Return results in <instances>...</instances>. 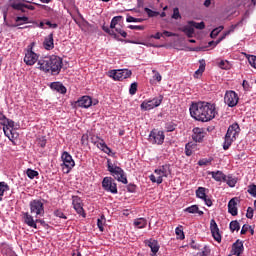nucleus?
I'll return each mask as SVG.
<instances>
[{"label": "nucleus", "mask_w": 256, "mask_h": 256, "mask_svg": "<svg viewBox=\"0 0 256 256\" xmlns=\"http://www.w3.org/2000/svg\"><path fill=\"white\" fill-rule=\"evenodd\" d=\"M244 252V244L242 240H237L232 246L231 253L236 256H240Z\"/></svg>", "instance_id": "obj_16"}, {"label": "nucleus", "mask_w": 256, "mask_h": 256, "mask_svg": "<svg viewBox=\"0 0 256 256\" xmlns=\"http://www.w3.org/2000/svg\"><path fill=\"white\" fill-rule=\"evenodd\" d=\"M209 163H211V161L207 159H202V160H199L198 165H200V167H203V165H209Z\"/></svg>", "instance_id": "obj_63"}, {"label": "nucleus", "mask_w": 256, "mask_h": 256, "mask_svg": "<svg viewBox=\"0 0 256 256\" xmlns=\"http://www.w3.org/2000/svg\"><path fill=\"white\" fill-rule=\"evenodd\" d=\"M249 229H251V225H248V224L242 225V229L240 230V235H246Z\"/></svg>", "instance_id": "obj_57"}, {"label": "nucleus", "mask_w": 256, "mask_h": 256, "mask_svg": "<svg viewBox=\"0 0 256 256\" xmlns=\"http://www.w3.org/2000/svg\"><path fill=\"white\" fill-rule=\"evenodd\" d=\"M148 247L151 249V252L154 255H156L160 250V246L157 240H149Z\"/></svg>", "instance_id": "obj_29"}, {"label": "nucleus", "mask_w": 256, "mask_h": 256, "mask_svg": "<svg viewBox=\"0 0 256 256\" xmlns=\"http://www.w3.org/2000/svg\"><path fill=\"white\" fill-rule=\"evenodd\" d=\"M188 25L192 28H195L197 30H204L205 29V23L204 22H195V21H189Z\"/></svg>", "instance_id": "obj_33"}, {"label": "nucleus", "mask_w": 256, "mask_h": 256, "mask_svg": "<svg viewBox=\"0 0 256 256\" xmlns=\"http://www.w3.org/2000/svg\"><path fill=\"white\" fill-rule=\"evenodd\" d=\"M201 73H203L205 71V61L204 60H201L200 61V66H199V69H198Z\"/></svg>", "instance_id": "obj_64"}, {"label": "nucleus", "mask_w": 256, "mask_h": 256, "mask_svg": "<svg viewBox=\"0 0 256 256\" xmlns=\"http://www.w3.org/2000/svg\"><path fill=\"white\" fill-rule=\"evenodd\" d=\"M28 21H29V18L26 16H22V17L18 16L15 19V22L18 23L17 26H21V25H23V23H28Z\"/></svg>", "instance_id": "obj_41"}, {"label": "nucleus", "mask_w": 256, "mask_h": 256, "mask_svg": "<svg viewBox=\"0 0 256 256\" xmlns=\"http://www.w3.org/2000/svg\"><path fill=\"white\" fill-rule=\"evenodd\" d=\"M126 22L127 23H143L144 19H142V18H135L133 16H127Z\"/></svg>", "instance_id": "obj_40"}, {"label": "nucleus", "mask_w": 256, "mask_h": 256, "mask_svg": "<svg viewBox=\"0 0 256 256\" xmlns=\"http://www.w3.org/2000/svg\"><path fill=\"white\" fill-rule=\"evenodd\" d=\"M54 215L61 219H65V220L67 219V216L62 212V210H59V209L54 211Z\"/></svg>", "instance_id": "obj_54"}, {"label": "nucleus", "mask_w": 256, "mask_h": 256, "mask_svg": "<svg viewBox=\"0 0 256 256\" xmlns=\"http://www.w3.org/2000/svg\"><path fill=\"white\" fill-rule=\"evenodd\" d=\"M37 66L40 71L56 76L63 67V60L57 55L43 56L38 60Z\"/></svg>", "instance_id": "obj_2"}, {"label": "nucleus", "mask_w": 256, "mask_h": 256, "mask_svg": "<svg viewBox=\"0 0 256 256\" xmlns=\"http://www.w3.org/2000/svg\"><path fill=\"white\" fill-rule=\"evenodd\" d=\"M184 212H187L189 214H198L199 216H203L204 214L202 210H199L198 205H191L189 207H186L184 209Z\"/></svg>", "instance_id": "obj_25"}, {"label": "nucleus", "mask_w": 256, "mask_h": 256, "mask_svg": "<svg viewBox=\"0 0 256 256\" xmlns=\"http://www.w3.org/2000/svg\"><path fill=\"white\" fill-rule=\"evenodd\" d=\"M102 189L107 192L111 193L113 195L118 194V187L117 183L112 177H104L102 180Z\"/></svg>", "instance_id": "obj_8"}, {"label": "nucleus", "mask_w": 256, "mask_h": 256, "mask_svg": "<svg viewBox=\"0 0 256 256\" xmlns=\"http://www.w3.org/2000/svg\"><path fill=\"white\" fill-rule=\"evenodd\" d=\"M107 171L117 182L122 183L123 185L128 184L125 171L119 166H114L110 159L107 160Z\"/></svg>", "instance_id": "obj_3"}, {"label": "nucleus", "mask_w": 256, "mask_h": 256, "mask_svg": "<svg viewBox=\"0 0 256 256\" xmlns=\"http://www.w3.org/2000/svg\"><path fill=\"white\" fill-rule=\"evenodd\" d=\"M238 27V24L232 25L231 28L228 31H225L223 33V36H221L217 41L216 44H220L224 39H226L227 36H229L231 33H234L235 29Z\"/></svg>", "instance_id": "obj_30"}, {"label": "nucleus", "mask_w": 256, "mask_h": 256, "mask_svg": "<svg viewBox=\"0 0 256 256\" xmlns=\"http://www.w3.org/2000/svg\"><path fill=\"white\" fill-rule=\"evenodd\" d=\"M136 188H137V186H136L135 184H129V185L127 186V191H128L129 193H135V192H136Z\"/></svg>", "instance_id": "obj_62"}, {"label": "nucleus", "mask_w": 256, "mask_h": 256, "mask_svg": "<svg viewBox=\"0 0 256 256\" xmlns=\"http://www.w3.org/2000/svg\"><path fill=\"white\" fill-rule=\"evenodd\" d=\"M176 128H177V124L173 122H169L165 124V129L167 130V132H173L175 131Z\"/></svg>", "instance_id": "obj_45"}, {"label": "nucleus", "mask_w": 256, "mask_h": 256, "mask_svg": "<svg viewBox=\"0 0 256 256\" xmlns=\"http://www.w3.org/2000/svg\"><path fill=\"white\" fill-rule=\"evenodd\" d=\"M148 141L152 144L162 145L165 142L164 131L153 129L149 134Z\"/></svg>", "instance_id": "obj_9"}, {"label": "nucleus", "mask_w": 256, "mask_h": 256, "mask_svg": "<svg viewBox=\"0 0 256 256\" xmlns=\"http://www.w3.org/2000/svg\"><path fill=\"white\" fill-rule=\"evenodd\" d=\"M5 136L9 138V140L13 141L19 137V133L15 131V129H6L4 132Z\"/></svg>", "instance_id": "obj_31"}, {"label": "nucleus", "mask_w": 256, "mask_h": 256, "mask_svg": "<svg viewBox=\"0 0 256 256\" xmlns=\"http://www.w3.org/2000/svg\"><path fill=\"white\" fill-rule=\"evenodd\" d=\"M74 209L76 210V212L79 214V215H82L84 218L86 217V214H85V211L83 209V205L82 203L80 204H76L73 206Z\"/></svg>", "instance_id": "obj_38"}, {"label": "nucleus", "mask_w": 256, "mask_h": 256, "mask_svg": "<svg viewBox=\"0 0 256 256\" xmlns=\"http://www.w3.org/2000/svg\"><path fill=\"white\" fill-rule=\"evenodd\" d=\"M39 56L32 50V46L29 45L25 50L24 63L27 66H33L36 62H39Z\"/></svg>", "instance_id": "obj_11"}, {"label": "nucleus", "mask_w": 256, "mask_h": 256, "mask_svg": "<svg viewBox=\"0 0 256 256\" xmlns=\"http://www.w3.org/2000/svg\"><path fill=\"white\" fill-rule=\"evenodd\" d=\"M248 194L252 195V197L256 198V185L252 184L248 186Z\"/></svg>", "instance_id": "obj_50"}, {"label": "nucleus", "mask_w": 256, "mask_h": 256, "mask_svg": "<svg viewBox=\"0 0 256 256\" xmlns=\"http://www.w3.org/2000/svg\"><path fill=\"white\" fill-rule=\"evenodd\" d=\"M209 175L212 176L216 182H224L226 179V175L220 170L209 172Z\"/></svg>", "instance_id": "obj_22"}, {"label": "nucleus", "mask_w": 256, "mask_h": 256, "mask_svg": "<svg viewBox=\"0 0 256 256\" xmlns=\"http://www.w3.org/2000/svg\"><path fill=\"white\" fill-rule=\"evenodd\" d=\"M150 181L152 183H157L158 185H161L163 183L164 179L161 176H158L156 178L155 175H150Z\"/></svg>", "instance_id": "obj_44"}, {"label": "nucleus", "mask_w": 256, "mask_h": 256, "mask_svg": "<svg viewBox=\"0 0 256 256\" xmlns=\"http://www.w3.org/2000/svg\"><path fill=\"white\" fill-rule=\"evenodd\" d=\"M133 225L137 229H144L148 225V220L146 218L139 217L134 219Z\"/></svg>", "instance_id": "obj_23"}, {"label": "nucleus", "mask_w": 256, "mask_h": 256, "mask_svg": "<svg viewBox=\"0 0 256 256\" xmlns=\"http://www.w3.org/2000/svg\"><path fill=\"white\" fill-rule=\"evenodd\" d=\"M122 18H123L122 16H114L110 22V29L116 30L117 29L116 26L118 25L119 22H121Z\"/></svg>", "instance_id": "obj_34"}, {"label": "nucleus", "mask_w": 256, "mask_h": 256, "mask_svg": "<svg viewBox=\"0 0 256 256\" xmlns=\"http://www.w3.org/2000/svg\"><path fill=\"white\" fill-rule=\"evenodd\" d=\"M224 183H227V185L231 188H234L237 184V179L234 178L231 175L225 176Z\"/></svg>", "instance_id": "obj_32"}, {"label": "nucleus", "mask_w": 256, "mask_h": 256, "mask_svg": "<svg viewBox=\"0 0 256 256\" xmlns=\"http://www.w3.org/2000/svg\"><path fill=\"white\" fill-rule=\"evenodd\" d=\"M163 97L160 98H154L152 100H145L141 105L140 108L141 110L144 111H150L154 108L159 107L162 104Z\"/></svg>", "instance_id": "obj_12"}, {"label": "nucleus", "mask_w": 256, "mask_h": 256, "mask_svg": "<svg viewBox=\"0 0 256 256\" xmlns=\"http://www.w3.org/2000/svg\"><path fill=\"white\" fill-rule=\"evenodd\" d=\"M24 223L34 229H38L37 223H40L42 227L48 228L49 225L46 223L44 219H36L34 220L33 216L29 212L23 213Z\"/></svg>", "instance_id": "obj_6"}, {"label": "nucleus", "mask_w": 256, "mask_h": 256, "mask_svg": "<svg viewBox=\"0 0 256 256\" xmlns=\"http://www.w3.org/2000/svg\"><path fill=\"white\" fill-rule=\"evenodd\" d=\"M132 76V71L129 69H118V70H110L109 77L115 81H123Z\"/></svg>", "instance_id": "obj_7"}, {"label": "nucleus", "mask_w": 256, "mask_h": 256, "mask_svg": "<svg viewBox=\"0 0 256 256\" xmlns=\"http://www.w3.org/2000/svg\"><path fill=\"white\" fill-rule=\"evenodd\" d=\"M183 33H185L188 38H192L193 35H194V29H193L192 26H190V27H185V28L183 29Z\"/></svg>", "instance_id": "obj_43"}, {"label": "nucleus", "mask_w": 256, "mask_h": 256, "mask_svg": "<svg viewBox=\"0 0 256 256\" xmlns=\"http://www.w3.org/2000/svg\"><path fill=\"white\" fill-rule=\"evenodd\" d=\"M241 129L237 123H234L228 128V131L225 135V141L223 144L224 150H228L232 143L237 139Z\"/></svg>", "instance_id": "obj_4"}, {"label": "nucleus", "mask_w": 256, "mask_h": 256, "mask_svg": "<svg viewBox=\"0 0 256 256\" xmlns=\"http://www.w3.org/2000/svg\"><path fill=\"white\" fill-rule=\"evenodd\" d=\"M17 0H10L9 6L14 9L15 11H21V13H26L27 7L23 3H16Z\"/></svg>", "instance_id": "obj_24"}, {"label": "nucleus", "mask_w": 256, "mask_h": 256, "mask_svg": "<svg viewBox=\"0 0 256 256\" xmlns=\"http://www.w3.org/2000/svg\"><path fill=\"white\" fill-rule=\"evenodd\" d=\"M26 174L30 180H33L34 178L39 176V173L36 170H32L30 168L27 169Z\"/></svg>", "instance_id": "obj_36"}, {"label": "nucleus", "mask_w": 256, "mask_h": 256, "mask_svg": "<svg viewBox=\"0 0 256 256\" xmlns=\"http://www.w3.org/2000/svg\"><path fill=\"white\" fill-rule=\"evenodd\" d=\"M37 142L40 147L44 148L46 146V142H47L46 137L42 136V137L38 138Z\"/></svg>", "instance_id": "obj_55"}, {"label": "nucleus", "mask_w": 256, "mask_h": 256, "mask_svg": "<svg viewBox=\"0 0 256 256\" xmlns=\"http://www.w3.org/2000/svg\"><path fill=\"white\" fill-rule=\"evenodd\" d=\"M115 32L118 33L121 37L123 38H127L128 34L126 31L122 30L121 28L119 27H116L115 28Z\"/></svg>", "instance_id": "obj_58"}, {"label": "nucleus", "mask_w": 256, "mask_h": 256, "mask_svg": "<svg viewBox=\"0 0 256 256\" xmlns=\"http://www.w3.org/2000/svg\"><path fill=\"white\" fill-rule=\"evenodd\" d=\"M172 19H174V20H179V19H181V15H180V12H179V8H174V9H173Z\"/></svg>", "instance_id": "obj_53"}, {"label": "nucleus", "mask_w": 256, "mask_h": 256, "mask_svg": "<svg viewBox=\"0 0 256 256\" xmlns=\"http://www.w3.org/2000/svg\"><path fill=\"white\" fill-rule=\"evenodd\" d=\"M72 200H73V206H76V205H79V204H82V200L79 196H75L73 195L72 196Z\"/></svg>", "instance_id": "obj_61"}, {"label": "nucleus", "mask_w": 256, "mask_h": 256, "mask_svg": "<svg viewBox=\"0 0 256 256\" xmlns=\"http://www.w3.org/2000/svg\"><path fill=\"white\" fill-rule=\"evenodd\" d=\"M228 212H229L232 216H237V215H238L237 198H232V199L229 201V204H228Z\"/></svg>", "instance_id": "obj_21"}, {"label": "nucleus", "mask_w": 256, "mask_h": 256, "mask_svg": "<svg viewBox=\"0 0 256 256\" xmlns=\"http://www.w3.org/2000/svg\"><path fill=\"white\" fill-rule=\"evenodd\" d=\"M230 230L232 232L240 230V224H239L238 220L231 221V223H230Z\"/></svg>", "instance_id": "obj_39"}, {"label": "nucleus", "mask_w": 256, "mask_h": 256, "mask_svg": "<svg viewBox=\"0 0 256 256\" xmlns=\"http://www.w3.org/2000/svg\"><path fill=\"white\" fill-rule=\"evenodd\" d=\"M254 217V209L252 207H248L246 210V218L253 219Z\"/></svg>", "instance_id": "obj_56"}, {"label": "nucleus", "mask_w": 256, "mask_h": 256, "mask_svg": "<svg viewBox=\"0 0 256 256\" xmlns=\"http://www.w3.org/2000/svg\"><path fill=\"white\" fill-rule=\"evenodd\" d=\"M43 47L47 51H51L54 49L53 33H50L47 37H45L44 42H43Z\"/></svg>", "instance_id": "obj_20"}, {"label": "nucleus", "mask_w": 256, "mask_h": 256, "mask_svg": "<svg viewBox=\"0 0 256 256\" xmlns=\"http://www.w3.org/2000/svg\"><path fill=\"white\" fill-rule=\"evenodd\" d=\"M11 190L8 183L5 181L0 182V202L3 201V197L5 196V192H9Z\"/></svg>", "instance_id": "obj_28"}, {"label": "nucleus", "mask_w": 256, "mask_h": 256, "mask_svg": "<svg viewBox=\"0 0 256 256\" xmlns=\"http://www.w3.org/2000/svg\"><path fill=\"white\" fill-rule=\"evenodd\" d=\"M206 191H207V189L205 187H198V189L196 190L197 198H199L201 200L205 199V197H207Z\"/></svg>", "instance_id": "obj_35"}, {"label": "nucleus", "mask_w": 256, "mask_h": 256, "mask_svg": "<svg viewBox=\"0 0 256 256\" xmlns=\"http://www.w3.org/2000/svg\"><path fill=\"white\" fill-rule=\"evenodd\" d=\"M94 144H96V147L100 148V150L106 154H110L112 152L111 148L107 146L104 140L94 141Z\"/></svg>", "instance_id": "obj_26"}, {"label": "nucleus", "mask_w": 256, "mask_h": 256, "mask_svg": "<svg viewBox=\"0 0 256 256\" xmlns=\"http://www.w3.org/2000/svg\"><path fill=\"white\" fill-rule=\"evenodd\" d=\"M51 89L57 91L58 93H61V94H66V91H67V88H65L61 82H52L51 84Z\"/></svg>", "instance_id": "obj_27"}, {"label": "nucleus", "mask_w": 256, "mask_h": 256, "mask_svg": "<svg viewBox=\"0 0 256 256\" xmlns=\"http://www.w3.org/2000/svg\"><path fill=\"white\" fill-rule=\"evenodd\" d=\"M44 199H34L29 203L30 214L34 215L35 218L43 217L45 214Z\"/></svg>", "instance_id": "obj_5"}, {"label": "nucleus", "mask_w": 256, "mask_h": 256, "mask_svg": "<svg viewBox=\"0 0 256 256\" xmlns=\"http://www.w3.org/2000/svg\"><path fill=\"white\" fill-rule=\"evenodd\" d=\"M185 154L187 156H191L192 155V145L190 143H187L185 145Z\"/></svg>", "instance_id": "obj_60"}, {"label": "nucleus", "mask_w": 256, "mask_h": 256, "mask_svg": "<svg viewBox=\"0 0 256 256\" xmlns=\"http://www.w3.org/2000/svg\"><path fill=\"white\" fill-rule=\"evenodd\" d=\"M138 91V84L137 82H133L129 88V94L130 95H135Z\"/></svg>", "instance_id": "obj_47"}, {"label": "nucleus", "mask_w": 256, "mask_h": 256, "mask_svg": "<svg viewBox=\"0 0 256 256\" xmlns=\"http://www.w3.org/2000/svg\"><path fill=\"white\" fill-rule=\"evenodd\" d=\"M154 173L158 177H161V179L167 178V177H169V175H171V166L169 164H165V165L159 167L158 169H156L154 171Z\"/></svg>", "instance_id": "obj_15"}, {"label": "nucleus", "mask_w": 256, "mask_h": 256, "mask_svg": "<svg viewBox=\"0 0 256 256\" xmlns=\"http://www.w3.org/2000/svg\"><path fill=\"white\" fill-rule=\"evenodd\" d=\"M210 230L215 241L220 243L222 241V236L220 234V230L218 228V224L216 223L215 219H211L210 221Z\"/></svg>", "instance_id": "obj_14"}, {"label": "nucleus", "mask_w": 256, "mask_h": 256, "mask_svg": "<svg viewBox=\"0 0 256 256\" xmlns=\"http://www.w3.org/2000/svg\"><path fill=\"white\" fill-rule=\"evenodd\" d=\"M190 115L197 121L208 122L216 117L215 104L208 102H193L189 108Z\"/></svg>", "instance_id": "obj_1"}, {"label": "nucleus", "mask_w": 256, "mask_h": 256, "mask_svg": "<svg viewBox=\"0 0 256 256\" xmlns=\"http://www.w3.org/2000/svg\"><path fill=\"white\" fill-rule=\"evenodd\" d=\"M224 102L226 105L233 108V107L237 106V104L239 102V97L234 92V90H228L225 94Z\"/></svg>", "instance_id": "obj_13"}, {"label": "nucleus", "mask_w": 256, "mask_h": 256, "mask_svg": "<svg viewBox=\"0 0 256 256\" xmlns=\"http://www.w3.org/2000/svg\"><path fill=\"white\" fill-rule=\"evenodd\" d=\"M219 67L223 70H228L230 68L229 61L227 60H221L219 63Z\"/></svg>", "instance_id": "obj_52"}, {"label": "nucleus", "mask_w": 256, "mask_h": 256, "mask_svg": "<svg viewBox=\"0 0 256 256\" xmlns=\"http://www.w3.org/2000/svg\"><path fill=\"white\" fill-rule=\"evenodd\" d=\"M152 72H153V79L155 80V81H157L158 83H160L161 81H162V75H161V73L159 72V71H157V70H152Z\"/></svg>", "instance_id": "obj_49"}, {"label": "nucleus", "mask_w": 256, "mask_h": 256, "mask_svg": "<svg viewBox=\"0 0 256 256\" xmlns=\"http://www.w3.org/2000/svg\"><path fill=\"white\" fill-rule=\"evenodd\" d=\"M0 124L3 126V131L6 132V129H13L15 127V121L8 119L5 115L0 118Z\"/></svg>", "instance_id": "obj_18"}, {"label": "nucleus", "mask_w": 256, "mask_h": 256, "mask_svg": "<svg viewBox=\"0 0 256 256\" xmlns=\"http://www.w3.org/2000/svg\"><path fill=\"white\" fill-rule=\"evenodd\" d=\"M223 29H224V26H219V27L213 29L210 34V37L212 39H215L219 35V33H221L223 31Z\"/></svg>", "instance_id": "obj_37"}, {"label": "nucleus", "mask_w": 256, "mask_h": 256, "mask_svg": "<svg viewBox=\"0 0 256 256\" xmlns=\"http://www.w3.org/2000/svg\"><path fill=\"white\" fill-rule=\"evenodd\" d=\"M175 233L178 239L183 240L185 238L182 226L176 227Z\"/></svg>", "instance_id": "obj_42"}, {"label": "nucleus", "mask_w": 256, "mask_h": 256, "mask_svg": "<svg viewBox=\"0 0 256 256\" xmlns=\"http://www.w3.org/2000/svg\"><path fill=\"white\" fill-rule=\"evenodd\" d=\"M205 131L203 128L196 127L193 129L192 138L196 142H202L203 138L205 137Z\"/></svg>", "instance_id": "obj_19"}, {"label": "nucleus", "mask_w": 256, "mask_h": 256, "mask_svg": "<svg viewBox=\"0 0 256 256\" xmlns=\"http://www.w3.org/2000/svg\"><path fill=\"white\" fill-rule=\"evenodd\" d=\"M102 30H103L105 33H107L108 35L113 36L114 38H117V34L115 33V31H114V30H111L109 27L103 25V26H102Z\"/></svg>", "instance_id": "obj_46"}, {"label": "nucleus", "mask_w": 256, "mask_h": 256, "mask_svg": "<svg viewBox=\"0 0 256 256\" xmlns=\"http://www.w3.org/2000/svg\"><path fill=\"white\" fill-rule=\"evenodd\" d=\"M145 13H147L148 17H158L159 12L151 10L150 8H144Z\"/></svg>", "instance_id": "obj_48"}, {"label": "nucleus", "mask_w": 256, "mask_h": 256, "mask_svg": "<svg viewBox=\"0 0 256 256\" xmlns=\"http://www.w3.org/2000/svg\"><path fill=\"white\" fill-rule=\"evenodd\" d=\"M248 62H250V66L254 67L256 69V56L252 55L248 57Z\"/></svg>", "instance_id": "obj_59"}, {"label": "nucleus", "mask_w": 256, "mask_h": 256, "mask_svg": "<svg viewBox=\"0 0 256 256\" xmlns=\"http://www.w3.org/2000/svg\"><path fill=\"white\" fill-rule=\"evenodd\" d=\"M61 159L63 161L62 164V169L64 171L65 174H69L71 169H73V167H75V162L72 158V156L67 152H63Z\"/></svg>", "instance_id": "obj_10"}, {"label": "nucleus", "mask_w": 256, "mask_h": 256, "mask_svg": "<svg viewBox=\"0 0 256 256\" xmlns=\"http://www.w3.org/2000/svg\"><path fill=\"white\" fill-rule=\"evenodd\" d=\"M92 104H93V101L89 96H84L75 103L76 107H81V108H89L92 106Z\"/></svg>", "instance_id": "obj_17"}, {"label": "nucleus", "mask_w": 256, "mask_h": 256, "mask_svg": "<svg viewBox=\"0 0 256 256\" xmlns=\"http://www.w3.org/2000/svg\"><path fill=\"white\" fill-rule=\"evenodd\" d=\"M128 29L136 30V31H144L145 30V26L144 25H129Z\"/></svg>", "instance_id": "obj_51"}]
</instances>
